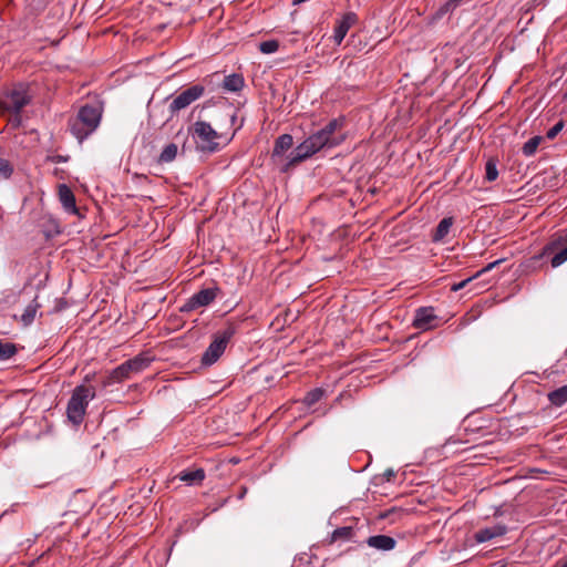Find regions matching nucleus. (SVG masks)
<instances>
[{
	"mask_svg": "<svg viewBox=\"0 0 567 567\" xmlns=\"http://www.w3.org/2000/svg\"><path fill=\"white\" fill-rule=\"evenodd\" d=\"M226 117L228 118V121L230 122V125L233 126L237 120V114L235 112L227 113Z\"/></svg>",
	"mask_w": 567,
	"mask_h": 567,
	"instance_id": "36",
	"label": "nucleus"
},
{
	"mask_svg": "<svg viewBox=\"0 0 567 567\" xmlns=\"http://www.w3.org/2000/svg\"><path fill=\"white\" fill-rule=\"evenodd\" d=\"M565 97H567V91H566Z\"/></svg>",
	"mask_w": 567,
	"mask_h": 567,
	"instance_id": "41",
	"label": "nucleus"
},
{
	"mask_svg": "<svg viewBox=\"0 0 567 567\" xmlns=\"http://www.w3.org/2000/svg\"><path fill=\"white\" fill-rule=\"evenodd\" d=\"M279 49L277 40H267L259 44V50L265 54L275 53Z\"/></svg>",
	"mask_w": 567,
	"mask_h": 567,
	"instance_id": "27",
	"label": "nucleus"
},
{
	"mask_svg": "<svg viewBox=\"0 0 567 567\" xmlns=\"http://www.w3.org/2000/svg\"><path fill=\"white\" fill-rule=\"evenodd\" d=\"M293 145V137L290 134H282L275 141L274 150L271 152V159L275 164L282 161V157L287 151Z\"/></svg>",
	"mask_w": 567,
	"mask_h": 567,
	"instance_id": "12",
	"label": "nucleus"
},
{
	"mask_svg": "<svg viewBox=\"0 0 567 567\" xmlns=\"http://www.w3.org/2000/svg\"><path fill=\"white\" fill-rule=\"evenodd\" d=\"M367 544L374 549L389 551L394 549L396 540L388 535H374L367 539Z\"/></svg>",
	"mask_w": 567,
	"mask_h": 567,
	"instance_id": "14",
	"label": "nucleus"
},
{
	"mask_svg": "<svg viewBox=\"0 0 567 567\" xmlns=\"http://www.w3.org/2000/svg\"><path fill=\"white\" fill-rule=\"evenodd\" d=\"M153 359L154 358L151 357L147 352H142L134 358L126 360L111 371L104 382V385H112L114 383H121L127 379H131L132 375L147 369L153 362Z\"/></svg>",
	"mask_w": 567,
	"mask_h": 567,
	"instance_id": "4",
	"label": "nucleus"
},
{
	"mask_svg": "<svg viewBox=\"0 0 567 567\" xmlns=\"http://www.w3.org/2000/svg\"><path fill=\"white\" fill-rule=\"evenodd\" d=\"M19 351L16 343L0 339V362L12 359Z\"/></svg>",
	"mask_w": 567,
	"mask_h": 567,
	"instance_id": "20",
	"label": "nucleus"
},
{
	"mask_svg": "<svg viewBox=\"0 0 567 567\" xmlns=\"http://www.w3.org/2000/svg\"><path fill=\"white\" fill-rule=\"evenodd\" d=\"M344 118H333L318 132L311 134L302 143L296 146L286 157L280 171L287 173L296 165L310 158L324 148H333L346 140L343 132Z\"/></svg>",
	"mask_w": 567,
	"mask_h": 567,
	"instance_id": "1",
	"label": "nucleus"
},
{
	"mask_svg": "<svg viewBox=\"0 0 567 567\" xmlns=\"http://www.w3.org/2000/svg\"><path fill=\"white\" fill-rule=\"evenodd\" d=\"M463 3V0H449L445 3L446 11H453Z\"/></svg>",
	"mask_w": 567,
	"mask_h": 567,
	"instance_id": "33",
	"label": "nucleus"
},
{
	"mask_svg": "<svg viewBox=\"0 0 567 567\" xmlns=\"http://www.w3.org/2000/svg\"><path fill=\"white\" fill-rule=\"evenodd\" d=\"M564 126H565L564 121L557 122L553 127H550L547 131L546 137L549 138V140H554L561 132Z\"/></svg>",
	"mask_w": 567,
	"mask_h": 567,
	"instance_id": "31",
	"label": "nucleus"
},
{
	"mask_svg": "<svg viewBox=\"0 0 567 567\" xmlns=\"http://www.w3.org/2000/svg\"><path fill=\"white\" fill-rule=\"evenodd\" d=\"M549 402L555 406H563L567 403V385H563L548 393Z\"/></svg>",
	"mask_w": 567,
	"mask_h": 567,
	"instance_id": "21",
	"label": "nucleus"
},
{
	"mask_svg": "<svg viewBox=\"0 0 567 567\" xmlns=\"http://www.w3.org/2000/svg\"><path fill=\"white\" fill-rule=\"evenodd\" d=\"M59 198L65 212L73 215L79 213L75 196L68 185L62 184L59 186Z\"/></svg>",
	"mask_w": 567,
	"mask_h": 567,
	"instance_id": "13",
	"label": "nucleus"
},
{
	"mask_svg": "<svg viewBox=\"0 0 567 567\" xmlns=\"http://www.w3.org/2000/svg\"><path fill=\"white\" fill-rule=\"evenodd\" d=\"M496 266V261H493V262H489L486 267L482 268L481 270L476 271L475 275L457 282V284H453L452 287H451V290L453 291H458L463 288H465L468 284H471L473 280H476L478 278H481L484 274H486L488 270H491L492 268H494Z\"/></svg>",
	"mask_w": 567,
	"mask_h": 567,
	"instance_id": "18",
	"label": "nucleus"
},
{
	"mask_svg": "<svg viewBox=\"0 0 567 567\" xmlns=\"http://www.w3.org/2000/svg\"><path fill=\"white\" fill-rule=\"evenodd\" d=\"M218 292V287L202 289L187 299V301L181 307V311L189 312L197 308L206 307L216 299Z\"/></svg>",
	"mask_w": 567,
	"mask_h": 567,
	"instance_id": "8",
	"label": "nucleus"
},
{
	"mask_svg": "<svg viewBox=\"0 0 567 567\" xmlns=\"http://www.w3.org/2000/svg\"><path fill=\"white\" fill-rule=\"evenodd\" d=\"M13 173V167L6 158L0 157V177L9 178Z\"/></svg>",
	"mask_w": 567,
	"mask_h": 567,
	"instance_id": "28",
	"label": "nucleus"
},
{
	"mask_svg": "<svg viewBox=\"0 0 567 567\" xmlns=\"http://www.w3.org/2000/svg\"><path fill=\"white\" fill-rule=\"evenodd\" d=\"M10 122H11V124H12L14 127L20 126V124H21V115H20V113H12V116H11V118H10Z\"/></svg>",
	"mask_w": 567,
	"mask_h": 567,
	"instance_id": "34",
	"label": "nucleus"
},
{
	"mask_svg": "<svg viewBox=\"0 0 567 567\" xmlns=\"http://www.w3.org/2000/svg\"><path fill=\"white\" fill-rule=\"evenodd\" d=\"M95 398V388L80 384L72 391L66 406V416L74 425L83 422L90 401Z\"/></svg>",
	"mask_w": 567,
	"mask_h": 567,
	"instance_id": "3",
	"label": "nucleus"
},
{
	"mask_svg": "<svg viewBox=\"0 0 567 567\" xmlns=\"http://www.w3.org/2000/svg\"><path fill=\"white\" fill-rule=\"evenodd\" d=\"M486 178L488 181L496 179V162L494 158H489L486 163Z\"/></svg>",
	"mask_w": 567,
	"mask_h": 567,
	"instance_id": "30",
	"label": "nucleus"
},
{
	"mask_svg": "<svg viewBox=\"0 0 567 567\" xmlns=\"http://www.w3.org/2000/svg\"><path fill=\"white\" fill-rule=\"evenodd\" d=\"M70 159L68 155H48L45 161L50 163H65Z\"/></svg>",
	"mask_w": 567,
	"mask_h": 567,
	"instance_id": "32",
	"label": "nucleus"
},
{
	"mask_svg": "<svg viewBox=\"0 0 567 567\" xmlns=\"http://www.w3.org/2000/svg\"><path fill=\"white\" fill-rule=\"evenodd\" d=\"M102 114L103 107L100 104H85L81 106L76 116L69 121L72 135L82 143L99 127Z\"/></svg>",
	"mask_w": 567,
	"mask_h": 567,
	"instance_id": "2",
	"label": "nucleus"
},
{
	"mask_svg": "<svg viewBox=\"0 0 567 567\" xmlns=\"http://www.w3.org/2000/svg\"><path fill=\"white\" fill-rule=\"evenodd\" d=\"M30 103V96L24 90H12L2 102L3 109L11 113H20Z\"/></svg>",
	"mask_w": 567,
	"mask_h": 567,
	"instance_id": "10",
	"label": "nucleus"
},
{
	"mask_svg": "<svg viewBox=\"0 0 567 567\" xmlns=\"http://www.w3.org/2000/svg\"><path fill=\"white\" fill-rule=\"evenodd\" d=\"M244 76L238 73L226 75L223 81V89L228 92H238L244 87Z\"/></svg>",
	"mask_w": 567,
	"mask_h": 567,
	"instance_id": "16",
	"label": "nucleus"
},
{
	"mask_svg": "<svg viewBox=\"0 0 567 567\" xmlns=\"http://www.w3.org/2000/svg\"><path fill=\"white\" fill-rule=\"evenodd\" d=\"M353 534H354V530L350 526L339 527V528L334 529L333 533L331 534V543H333L338 539L348 540L353 536Z\"/></svg>",
	"mask_w": 567,
	"mask_h": 567,
	"instance_id": "24",
	"label": "nucleus"
},
{
	"mask_svg": "<svg viewBox=\"0 0 567 567\" xmlns=\"http://www.w3.org/2000/svg\"><path fill=\"white\" fill-rule=\"evenodd\" d=\"M496 536V528H484L480 529L474 534V539L476 543H484L489 540Z\"/></svg>",
	"mask_w": 567,
	"mask_h": 567,
	"instance_id": "26",
	"label": "nucleus"
},
{
	"mask_svg": "<svg viewBox=\"0 0 567 567\" xmlns=\"http://www.w3.org/2000/svg\"><path fill=\"white\" fill-rule=\"evenodd\" d=\"M503 260H504V258H498V259H497L498 265H499Z\"/></svg>",
	"mask_w": 567,
	"mask_h": 567,
	"instance_id": "40",
	"label": "nucleus"
},
{
	"mask_svg": "<svg viewBox=\"0 0 567 567\" xmlns=\"http://www.w3.org/2000/svg\"><path fill=\"white\" fill-rule=\"evenodd\" d=\"M542 141V136H534L529 138L522 148L524 155L532 156L533 154H535Z\"/></svg>",
	"mask_w": 567,
	"mask_h": 567,
	"instance_id": "25",
	"label": "nucleus"
},
{
	"mask_svg": "<svg viewBox=\"0 0 567 567\" xmlns=\"http://www.w3.org/2000/svg\"><path fill=\"white\" fill-rule=\"evenodd\" d=\"M39 308L40 305L37 302V299L32 300L31 303L25 307L20 317V321L23 327H29L34 321Z\"/></svg>",
	"mask_w": 567,
	"mask_h": 567,
	"instance_id": "19",
	"label": "nucleus"
},
{
	"mask_svg": "<svg viewBox=\"0 0 567 567\" xmlns=\"http://www.w3.org/2000/svg\"><path fill=\"white\" fill-rule=\"evenodd\" d=\"M567 260V246L561 249L559 252L555 254L550 260V264L554 268L563 265Z\"/></svg>",
	"mask_w": 567,
	"mask_h": 567,
	"instance_id": "29",
	"label": "nucleus"
},
{
	"mask_svg": "<svg viewBox=\"0 0 567 567\" xmlns=\"http://www.w3.org/2000/svg\"><path fill=\"white\" fill-rule=\"evenodd\" d=\"M237 332V326L228 323L224 329L217 331L214 334L212 343L208 346L202 357V364L212 365L214 364L225 352L228 342Z\"/></svg>",
	"mask_w": 567,
	"mask_h": 567,
	"instance_id": "5",
	"label": "nucleus"
},
{
	"mask_svg": "<svg viewBox=\"0 0 567 567\" xmlns=\"http://www.w3.org/2000/svg\"><path fill=\"white\" fill-rule=\"evenodd\" d=\"M453 225V218L452 217H445L443 218L439 225L436 226L433 235H432V240L437 243V241H442L446 236L447 234L450 233V229Z\"/></svg>",
	"mask_w": 567,
	"mask_h": 567,
	"instance_id": "17",
	"label": "nucleus"
},
{
	"mask_svg": "<svg viewBox=\"0 0 567 567\" xmlns=\"http://www.w3.org/2000/svg\"><path fill=\"white\" fill-rule=\"evenodd\" d=\"M178 153V146L175 143L167 144L158 156V163H171L173 162Z\"/></svg>",
	"mask_w": 567,
	"mask_h": 567,
	"instance_id": "22",
	"label": "nucleus"
},
{
	"mask_svg": "<svg viewBox=\"0 0 567 567\" xmlns=\"http://www.w3.org/2000/svg\"><path fill=\"white\" fill-rule=\"evenodd\" d=\"M324 394L326 391L321 388L312 389L305 395L302 403L307 406H312L313 404L319 402L324 396Z\"/></svg>",
	"mask_w": 567,
	"mask_h": 567,
	"instance_id": "23",
	"label": "nucleus"
},
{
	"mask_svg": "<svg viewBox=\"0 0 567 567\" xmlns=\"http://www.w3.org/2000/svg\"><path fill=\"white\" fill-rule=\"evenodd\" d=\"M436 320L437 316L432 307H421L415 310L412 324L419 330L426 331L437 327Z\"/></svg>",
	"mask_w": 567,
	"mask_h": 567,
	"instance_id": "9",
	"label": "nucleus"
},
{
	"mask_svg": "<svg viewBox=\"0 0 567 567\" xmlns=\"http://www.w3.org/2000/svg\"><path fill=\"white\" fill-rule=\"evenodd\" d=\"M247 493V488L246 487H241V492L240 494L238 495L239 498H244V496L246 495Z\"/></svg>",
	"mask_w": 567,
	"mask_h": 567,
	"instance_id": "38",
	"label": "nucleus"
},
{
	"mask_svg": "<svg viewBox=\"0 0 567 567\" xmlns=\"http://www.w3.org/2000/svg\"><path fill=\"white\" fill-rule=\"evenodd\" d=\"M357 21V14L354 12H348L337 22L333 33V40L337 44H341L349 29L354 25Z\"/></svg>",
	"mask_w": 567,
	"mask_h": 567,
	"instance_id": "11",
	"label": "nucleus"
},
{
	"mask_svg": "<svg viewBox=\"0 0 567 567\" xmlns=\"http://www.w3.org/2000/svg\"><path fill=\"white\" fill-rule=\"evenodd\" d=\"M192 136L196 140L197 147L203 152L215 153L219 150L217 140L221 136L210 123L197 120L189 128Z\"/></svg>",
	"mask_w": 567,
	"mask_h": 567,
	"instance_id": "6",
	"label": "nucleus"
},
{
	"mask_svg": "<svg viewBox=\"0 0 567 567\" xmlns=\"http://www.w3.org/2000/svg\"><path fill=\"white\" fill-rule=\"evenodd\" d=\"M557 567H567V561L563 563L561 565H559Z\"/></svg>",
	"mask_w": 567,
	"mask_h": 567,
	"instance_id": "39",
	"label": "nucleus"
},
{
	"mask_svg": "<svg viewBox=\"0 0 567 567\" xmlns=\"http://www.w3.org/2000/svg\"><path fill=\"white\" fill-rule=\"evenodd\" d=\"M178 478L188 485H197L205 480V471L203 468L186 470L179 473Z\"/></svg>",
	"mask_w": 567,
	"mask_h": 567,
	"instance_id": "15",
	"label": "nucleus"
},
{
	"mask_svg": "<svg viewBox=\"0 0 567 567\" xmlns=\"http://www.w3.org/2000/svg\"><path fill=\"white\" fill-rule=\"evenodd\" d=\"M205 93V86L202 84H194L176 95L169 103L168 110L175 114L181 110L186 109L195 101L199 100Z\"/></svg>",
	"mask_w": 567,
	"mask_h": 567,
	"instance_id": "7",
	"label": "nucleus"
},
{
	"mask_svg": "<svg viewBox=\"0 0 567 567\" xmlns=\"http://www.w3.org/2000/svg\"><path fill=\"white\" fill-rule=\"evenodd\" d=\"M395 473L393 470L389 468L383 473V476L388 482H390L394 477Z\"/></svg>",
	"mask_w": 567,
	"mask_h": 567,
	"instance_id": "35",
	"label": "nucleus"
},
{
	"mask_svg": "<svg viewBox=\"0 0 567 567\" xmlns=\"http://www.w3.org/2000/svg\"><path fill=\"white\" fill-rule=\"evenodd\" d=\"M497 533H498V536H501L506 533V528L498 525Z\"/></svg>",
	"mask_w": 567,
	"mask_h": 567,
	"instance_id": "37",
	"label": "nucleus"
}]
</instances>
